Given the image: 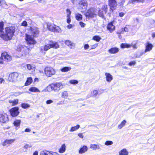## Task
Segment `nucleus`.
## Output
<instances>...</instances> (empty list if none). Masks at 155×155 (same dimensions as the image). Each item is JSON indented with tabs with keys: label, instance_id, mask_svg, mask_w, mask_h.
Masks as SVG:
<instances>
[{
	"label": "nucleus",
	"instance_id": "obj_1",
	"mask_svg": "<svg viewBox=\"0 0 155 155\" xmlns=\"http://www.w3.org/2000/svg\"><path fill=\"white\" fill-rule=\"evenodd\" d=\"M5 31L1 35V37L3 40L7 41L11 39L14 35L15 31V28L13 26L6 27L5 29Z\"/></svg>",
	"mask_w": 155,
	"mask_h": 155
},
{
	"label": "nucleus",
	"instance_id": "obj_2",
	"mask_svg": "<svg viewBox=\"0 0 155 155\" xmlns=\"http://www.w3.org/2000/svg\"><path fill=\"white\" fill-rule=\"evenodd\" d=\"M64 87V84H62L61 82H56L48 86L47 87V90L49 92L53 90L55 92H58L63 88Z\"/></svg>",
	"mask_w": 155,
	"mask_h": 155
},
{
	"label": "nucleus",
	"instance_id": "obj_3",
	"mask_svg": "<svg viewBox=\"0 0 155 155\" xmlns=\"http://www.w3.org/2000/svg\"><path fill=\"white\" fill-rule=\"evenodd\" d=\"M59 47V45L56 42H52V43L45 45L40 48V51L43 52L47 51L51 48L57 49Z\"/></svg>",
	"mask_w": 155,
	"mask_h": 155
},
{
	"label": "nucleus",
	"instance_id": "obj_4",
	"mask_svg": "<svg viewBox=\"0 0 155 155\" xmlns=\"http://www.w3.org/2000/svg\"><path fill=\"white\" fill-rule=\"evenodd\" d=\"M22 78L23 76L21 74L14 72L9 74L8 80L10 82H15Z\"/></svg>",
	"mask_w": 155,
	"mask_h": 155
},
{
	"label": "nucleus",
	"instance_id": "obj_5",
	"mask_svg": "<svg viewBox=\"0 0 155 155\" xmlns=\"http://www.w3.org/2000/svg\"><path fill=\"white\" fill-rule=\"evenodd\" d=\"M45 73L46 75L48 77H51L54 75L55 73V71L51 67H46L45 69Z\"/></svg>",
	"mask_w": 155,
	"mask_h": 155
},
{
	"label": "nucleus",
	"instance_id": "obj_6",
	"mask_svg": "<svg viewBox=\"0 0 155 155\" xmlns=\"http://www.w3.org/2000/svg\"><path fill=\"white\" fill-rule=\"evenodd\" d=\"M85 15L87 18H92L95 17L96 15L95 12V9L94 8H91L85 12Z\"/></svg>",
	"mask_w": 155,
	"mask_h": 155
},
{
	"label": "nucleus",
	"instance_id": "obj_7",
	"mask_svg": "<svg viewBox=\"0 0 155 155\" xmlns=\"http://www.w3.org/2000/svg\"><path fill=\"white\" fill-rule=\"evenodd\" d=\"M39 31L38 28L36 27H31L28 33L34 37H37L39 34Z\"/></svg>",
	"mask_w": 155,
	"mask_h": 155
},
{
	"label": "nucleus",
	"instance_id": "obj_8",
	"mask_svg": "<svg viewBox=\"0 0 155 155\" xmlns=\"http://www.w3.org/2000/svg\"><path fill=\"white\" fill-rule=\"evenodd\" d=\"M25 40L27 43L30 45H34L36 43L34 38L30 35L26 34Z\"/></svg>",
	"mask_w": 155,
	"mask_h": 155
},
{
	"label": "nucleus",
	"instance_id": "obj_9",
	"mask_svg": "<svg viewBox=\"0 0 155 155\" xmlns=\"http://www.w3.org/2000/svg\"><path fill=\"white\" fill-rule=\"evenodd\" d=\"M107 6L104 5L99 10L98 13V15L99 16L102 18H104V15L107 12Z\"/></svg>",
	"mask_w": 155,
	"mask_h": 155
},
{
	"label": "nucleus",
	"instance_id": "obj_10",
	"mask_svg": "<svg viewBox=\"0 0 155 155\" xmlns=\"http://www.w3.org/2000/svg\"><path fill=\"white\" fill-rule=\"evenodd\" d=\"M19 108L17 107L12 108L9 110L11 116L13 117H15L17 116L19 114V112L18 111Z\"/></svg>",
	"mask_w": 155,
	"mask_h": 155
},
{
	"label": "nucleus",
	"instance_id": "obj_11",
	"mask_svg": "<svg viewBox=\"0 0 155 155\" xmlns=\"http://www.w3.org/2000/svg\"><path fill=\"white\" fill-rule=\"evenodd\" d=\"M9 120L8 115L6 114H0V122L2 123H6Z\"/></svg>",
	"mask_w": 155,
	"mask_h": 155
},
{
	"label": "nucleus",
	"instance_id": "obj_12",
	"mask_svg": "<svg viewBox=\"0 0 155 155\" xmlns=\"http://www.w3.org/2000/svg\"><path fill=\"white\" fill-rule=\"evenodd\" d=\"M79 7L81 8L83 11L85 10L87 8V3L86 0H81L79 3Z\"/></svg>",
	"mask_w": 155,
	"mask_h": 155
},
{
	"label": "nucleus",
	"instance_id": "obj_13",
	"mask_svg": "<svg viewBox=\"0 0 155 155\" xmlns=\"http://www.w3.org/2000/svg\"><path fill=\"white\" fill-rule=\"evenodd\" d=\"M2 58L4 61L7 62L12 60L11 56L6 52H4L2 53Z\"/></svg>",
	"mask_w": 155,
	"mask_h": 155
},
{
	"label": "nucleus",
	"instance_id": "obj_14",
	"mask_svg": "<svg viewBox=\"0 0 155 155\" xmlns=\"http://www.w3.org/2000/svg\"><path fill=\"white\" fill-rule=\"evenodd\" d=\"M108 2L109 5L110 7V11L112 12L117 5V2L115 0H108Z\"/></svg>",
	"mask_w": 155,
	"mask_h": 155
},
{
	"label": "nucleus",
	"instance_id": "obj_15",
	"mask_svg": "<svg viewBox=\"0 0 155 155\" xmlns=\"http://www.w3.org/2000/svg\"><path fill=\"white\" fill-rule=\"evenodd\" d=\"M131 28V26L129 25H126L124 28H122L120 30L117 32V34L119 35L123 34L124 31L128 32Z\"/></svg>",
	"mask_w": 155,
	"mask_h": 155
},
{
	"label": "nucleus",
	"instance_id": "obj_16",
	"mask_svg": "<svg viewBox=\"0 0 155 155\" xmlns=\"http://www.w3.org/2000/svg\"><path fill=\"white\" fill-rule=\"evenodd\" d=\"M113 21L109 23L107 26V29L111 33L115 30V26L113 25Z\"/></svg>",
	"mask_w": 155,
	"mask_h": 155
},
{
	"label": "nucleus",
	"instance_id": "obj_17",
	"mask_svg": "<svg viewBox=\"0 0 155 155\" xmlns=\"http://www.w3.org/2000/svg\"><path fill=\"white\" fill-rule=\"evenodd\" d=\"M15 140V139H6L2 143V145L3 146H5L7 145L11 144L13 143Z\"/></svg>",
	"mask_w": 155,
	"mask_h": 155
},
{
	"label": "nucleus",
	"instance_id": "obj_18",
	"mask_svg": "<svg viewBox=\"0 0 155 155\" xmlns=\"http://www.w3.org/2000/svg\"><path fill=\"white\" fill-rule=\"evenodd\" d=\"M153 45L149 42H147L145 44V49L144 51V53H146L147 52L150 51L152 49L153 47Z\"/></svg>",
	"mask_w": 155,
	"mask_h": 155
},
{
	"label": "nucleus",
	"instance_id": "obj_19",
	"mask_svg": "<svg viewBox=\"0 0 155 155\" xmlns=\"http://www.w3.org/2000/svg\"><path fill=\"white\" fill-rule=\"evenodd\" d=\"M106 80L108 82H110L113 80V76L110 73H105Z\"/></svg>",
	"mask_w": 155,
	"mask_h": 155
},
{
	"label": "nucleus",
	"instance_id": "obj_20",
	"mask_svg": "<svg viewBox=\"0 0 155 155\" xmlns=\"http://www.w3.org/2000/svg\"><path fill=\"white\" fill-rule=\"evenodd\" d=\"M65 43L71 48H74L75 46V45L74 43L69 40H66L65 41Z\"/></svg>",
	"mask_w": 155,
	"mask_h": 155
},
{
	"label": "nucleus",
	"instance_id": "obj_21",
	"mask_svg": "<svg viewBox=\"0 0 155 155\" xmlns=\"http://www.w3.org/2000/svg\"><path fill=\"white\" fill-rule=\"evenodd\" d=\"M88 150V148L87 146H84L82 147L81 148L79 151V153L80 154H82L85 153Z\"/></svg>",
	"mask_w": 155,
	"mask_h": 155
},
{
	"label": "nucleus",
	"instance_id": "obj_22",
	"mask_svg": "<svg viewBox=\"0 0 155 155\" xmlns=\"http://www.w3.org/2000/svg\"><path fill=\"white\" fill-rule=\"evenodd\" d=\"M119 49L117 48H112L108 50V52L111 54H115L118 52Z\"/></svg>",
	"mask_w": 155,
	"mask_h": 155
},
{
	"label": "nucleus",
	"instance_id": "obj_23",
	"mask_svg": "<svg viewBox=\"0 0 155 155\" xmlns=\"http://www.w3.org/2000/svg\"><path fill=\"white\" fill-rule=\"evenodd\" d=\"M53 30V32L56 33H61L62 32V30L58 26L55 25Z\"/></svg>",
	"mask_w": 155,
	"mask_h": 155
},
{
	"label": "nucleus",
	"instance_id": "obj_24",
	"mask_svg": "<svg viewBox=\"0 0 155 155\" xmlns=\"http://www.w3.org/2000/svg\"><path fill=\"white\" fill-rule=\"evenodd\" d=\"M119 155H128V152L126 149H123L119 152Z\"/></svg>",
	"mask_w": 155,
	"mask_h": 155
},
{
	"label": "nucleus",
	"instance_id": "obj_25",
	"mask_svg": "<svg viewBox=\"0 0 155 155\" xmlns=\"http://www.w3.org/2000/svg\"><path fill=\"white\" fill-rule=\"evenodd\" d=\"M68 96V91H63L61 93V97L62 98L66 99Z\"/></svg>",
	"mask_w": 155,
	"mask_h": 155
},
{
	"label": "nucleus",
	"instance_id": "obj_26",
	"mask_svg": "<svg viewBox=\"0 0 155 155\" xmlns=\"http://www.w3.org/2000/svg\"><path fill=\"white\" fill-rule=\"evenodd\" d=\"M90 148L94 150H95L97 149H100V147L99 145L91 144L90 145Z\"/></svg>",
	"mask_w": 155,
	"mask_h": 155
},
{
	"label": "nucleus",
	"instance_id": "obj_27",
	"mask_svg": "<svg viewBox=\"0 0 155 155\" xmlns=\"http://www.w3.org/2000/svg\"><path fill=\"white\" fill-rule=\"evenodd\" d=\"M66 150V146L65 144H63L59 150V152L61 153H64Z\"/></svg>",
	"mask_w": 155,
	"mask_h": 155
},
{
	"label": "nucleus",
	"instance_id": "obj_28",
	"mask_svg": "<svg viewBox=\"0 0 155 155\" xmlns=\"http://www.w3.org/2000/svg\"><path fill=\"white\" fill-rule=\"evenodd\" d=\"M55 25L51 24L50 23H47V27L48 29L51 31H53L54 27Z\"/></svg>",
	"mask_w": 155,
	"mask_h": 155
},
{
	"label": "nucleus",
	"instance_id": "obj_29",
	"mask_svg": "<svg viewBox=\"0 0 155 155\" xmlns=\"http://www.w3.org/2000/svg\"><path fill=\"white\" fill-rule=\"evenodd\" d=\"M71 68L69 67H65L62 68L60 69V71L63 72L68 71L71 69Z\"/></svg>",
	"mask_w": 155,
	"mask_h": 155
},
{
	"label": "nucleus",
	"instance_id": "obj_30",
	"mask_svg": "<svg viewBox=\"0 0 155 155\" xmlns=\"http://www.w3.org/2000/svg\"><path fill=\"white\" fill-rule=\"evenodd\" d=\"M29 91H30L34 92H40V91L39 89L35 87H30L29 89Z\"/></svg>",
	"mask_w": 155,
	"mask_h": 155
},
{
	"label": "nucleus",
	"instance_id": "obj_31",
	"mask_svg": "<svg viewBox=\"0 0 155 155\" xmlns=\"http://www.w3.org/2000/svg\"><path fill=\"white\" fill-rule=\"evenodd\" d=\"M75 18L78 21L81 20L82 19V15L81 14L77 13L75 14Z\"/></svg>",
	"mask_w": 155,
	"mask_h": 155
},
{
	"label": "nucleus",
	"instance_id": "obj_32",
	"mask_svg": "<svg viewBox=\"0 0 155 155\" xmlns=\"http://www.w3.org/2000/svg\"><path fill=\"white\" fill-rule=\"evenodd\" d=\"M0 6L4 8L7 7V5L4 0H0Z\"/></svg>",
	"mask_w": 155,
	"mask_h": 155
},
{
	"label": "nucleus",
	"instance_id": "obj_33",
	"mask_svg": "<svg viewBox=\"0 0 155 155\" xmlns=\"http://www.w3.org/2000/svg\"><path fill=\"white\" fill-rule=\"evenodd\" d=\"M4 23L2 21L0 22V37H1V35L2 34L3 31Z\"/></svg>",
	"mask_w": 155,
	"mask_h": 155
},
{
	"label": "nucleus",
	"instance_id": "obj_34",
	"mask_svg": "<svg viewBox=\"0 0 155 155\" xmlns=\"http://www.w3.org/2000/svg\"><path fill=\"white\" fill-rule=\"evenodd\" d=\"M126 123V121L125 120H123L121 123L119 124L118 126V128L119 129H121L123 127L125 126Z\"/></svg>",
	"mask_w": 155,
	"mask_h": 155
},
{
	"label": "nucleus",
	"instance_id": "obj_35",
	"mask_svg": "<svg viewBox=\"0 0 155 155\" xmlns=\"http://www.w3.org/2000/svg\"><path fill=\"white\" fill-rule=\"evenodd\" d=\"M21 122V121L19 120H15L13 123L14 126L17 127H19Z\"/></svg>",
	"mask_w": 155,
	"mask_h": 155
},
{
	"label": "nucleus",
	"instance_id": "obj_36",
	"mask_svg": "<svg viewBox=\"0 0 155 155\" xmlns=\"http://www.w3.org/2000/svg\"><path fill=\"white\" fill-rule=\"evenodd\" d=\"M80 125L78 124L76 126L72 127L70 130L69 131L70 132H73L75 131L78 129L80 128Z\"/></svg>",
	"mask_w": 155,
	"mask_h": 155
},
{
	"label": "nucleus",
	"instance_id": "obj_37",
	"mask_svg": "<svg viewBox=\"0 0 155 155\" xmlns=\"http://www.w3.org/2000/svg\"><path fill=\"white\" fill-rule=\"evenodd\" d=\"M121 48H129L131 47V45L126 43H122L120 45Z\"/></svg>",
	"mask_w": 155,
	"mask_h": 155
},
{
	"label": "nucleus",
	"instance_id": "obj_38",
	"mask_svg": "<svg viewBox=\"0 0 155 155\" xmlns=\"http://www.w3.org/2000/svg\"><path fill=\"white\" fill-rule=\"evenodd\" d=\"M32 80L31 78L30 77L27 78V80L25 84V86L28 85L32 82Z\"/></svg>",
	"mask_w": 155,
	"mask_h": 155
},
{
	"label": "nucleus",
	"instance_id": "obj_39",
	"mask_svg": "<svg viewBox=\"0 0 155 155\" xmlns=\"http://www.w3.org/2000/svg\"><path fill=\"white\" fill-rule=\"evenodd\" d=\"M9 103H12V105L14 106L17 105L18 103V100L16 99V100H14L13 101L12 100H10L9 101Z\"/></svg>",
	"mask_w": 155,
	"mask_h": 155
},
{
	"label": "nucleus",
	"instance_id": "obj_40",
	"mask_svg": "<svg viewBox=\"0 0 155 155\" xmlns=\"http://www.w3.org/2000/svg\"><path fill=\"white\" fill-rule=\"evenodd\" d=\"M93 39L96 41L99 42L101 39V38L98 36H95L93 37Z\"/></svg>",
	"mask_w": 155,
	"mask_h": 155
},
{
	"label": "nucleus",
	"instance_id": "obj_41",
	"mask_svg": "<svg viewBox=\"0 0 155 155\" xmlns=\"http://www.w3.org/2000/svg\"><path fill=\"white\" fill-rule=\"evenodd\" d=\"M98 93V91L97 90H94L92 93V96L93 97H96Z\"/></svg>",
	"mask_w": 155,
	"mask_h": 155
},
{
	"label": "nucleus",
	"instance_id": "obj_42",
	"mask_svg": "<svg viewBox=\"0 0 155 155\" xmlns=\"http://www.w3.org/2000/svg\"><path fill=\"white\" fill-rule=\"evenodd\" d=\"M69 83L72 84H76L78 83V81L75 80H71L69 81Z\"/></svg>",
	"mask_w": 155,
	"mask_h": 155
},
{
	"label": "nucleus",
	"instance_id": "obj_43",
	"mask_svg": "<svg viewBox=\"0 0 155 155\" xmlns=\"http://www.w3.org/2000/svg\"><path fill=\"white\" fill-rule=\"evenodd\" d=\"M48 151L44 150L41 151L40 153V155H48Z\"/></svg>",
	"mask_w": 155,
	"mask_h": 155
},
{
	"label": "nucleus",
	"instance_id": "obj_44",
	"mask_svg": "<svg viewBox=\"0 0 155 155\" xmlns=\"http://www.w3.org/2000/svg\"><path fill=\"white\" fill-rule=\"evenodd\" d=\"M48 151L44 150L41 151L40 153V155H48Z\"/></svg>",
	"mask_w": 155,
	"mask_h": 155
},
{
	"label": "nucleus",
	"instance_id": "obj_45",
	"mask_svg": "<svg viewBox=\"0 0 155 155\" xmlns=\"http://www.w3.org/2000/svg\"><path fill=\"white\" fill-rule=\"evenodd\" d=\"M21 106L24 108H26L30 107V106L28 104L25 103L22 104Z\"/></svg>",
	"mask_w": 155,
	"mask_h": 155
},
{
	"label": "nucleus",
	"instance_id": "obj_46",
	"mask_svg": "<svg viewBox=\"0 0 155 155\" xmlns=\"http://www.w3.org/2000/svg\"><path fill=\"white\" fill-rule=\"evenodd\" d=\"M48 155H56L57 153L55 152L52 151H48Z\"/></svg>",
	"mask_w": 155,
	"mask_h": 155
},
{
	"label": "nucleus",
	"instance_id": "obj_47",
	"mask_svg": "<svg viewBox=\"0 0 155 155\" xmlns=\"http://www.w3.org/2000/svg\"><path fill=\"white\" fill-rule=\"evenodd\" d=\"M113 144V142L111 141H107L105 143V144L106 145H110Z\"/></svg>",
	"mask_w": 155,
	"mask_h": 155
},
{
	"label": "nucleus",
	"instance_id": "obj_48",
	"mask_svg": "<svg viewBox=\"0 0 155 155\" xmlns=\"http://www.w3.org/2000/svg\"><path fill=\"white\" fill-rule=\"evenodd\" d=\"M27 68L29 70L32 69L33 68H35L34 66H32L30 64H27Z\"/></svg>",
	"mask_w": 155,
	"mask_h": 155
},
{
	"label": "nucleus",
	"instance_id": "obj_49",
	"mask_svg": "<svg viewBox=\"0 0 155 155\" xmlns=\"http://www.w3.org/2000/svg\"><path fill=\"white\" fill-rule=\"evenodd\" d=\"M67 17H71V12L70 9H67L66 10Z\"/></svg>",
	"mask_w": 155,
	"mask_h": 155
},
{
	"label": "nucleus",
	"instance_id": "obj_50",
	"mask_svg": "<svg viewBox=\"0 0 155 155\" xmlns=\"http://www.w3.org/2000/svg\"><path fill=\"white\" fill-rule=\"evenodd\" d=\"M32 146L30 144H26L24 147V148L26 149H28V148L31 147Z\"/></svg>",
	"mask_w": 155,
	"mask_h": 155
},
{
	"label": "nucleus",
	"instance_id": "obj_51",
	"mask_svg": "<svg viewBox=\"0 0 155 155\" xmlns=\"http://www.w3.org/2000/svg\"><path fill=\"white\" fill-rule=\"evenodd\" d=\"M23 93V92H17L14 93L13 94L14 96H17L21 95V94Z\"/></svg>",
	"mask_w": 155,
	"mask_h": 155
},
{
	"label": "nucleus",
	"instance_id": "obj_52",
	"mask_svg": "<svg viewBox=\"0 0 155 155\" xmlns=\"http://www.w3.org/2000/svg\"><path fill=\"white\" fill-rule=\"evenodd\" d=\"M131 46H132L134 49H136L137 48L136 43L134 44L133 42L131 44Z\"/></svg>",
	"mask_w": 155,
	"mask_h": 155
},
{
	"label": "nucleus",
	"instance_id": "obj_53",
	"mask_svg": "<svg viewBox=\"0 0 155 155\" xmlns=\"http://www.w3.org/2000/svg\"><path fill=\"white\" fill-rule=\"evenodd\" d=\"M79 24L81 26V27L82 28H84L85 27L86 24L84 23L82 21H80L79 22Z\"/></svg>",
	"mask_w": 155,
	"mask_h": 155
},
{
	"label": "nucleus",
	"instance_id": "obj_54",
	"mask_svg": "<svg viewBox=\"0 0 155 155\" xmlns=\"http://www.w3.org/2000/svg\"><path fill=\"white\" fill-rule=\"evenodd\" d=\"M21 25L22 26H26L27 25V22L26 21H24L22 22Z\"/></svg>",
	"mask_w": 155,
	"mask_h": 155
},
{
	"label": "nucleus",
	"instance_id": "obj_55",
	"mask_svg": "<svg viewBox=\"0 0 155 155\" xmlns=\"http://www.w3.org/2000/svg\"><path fill=\"white\" fill-rule=\"evenodd\" d=\"M23 48L21 45H18V47L17 49V50L18 51H21L22 50Z\"/></svg>",
	"mask_w": 155,
	"mask_h": 155
},
{
	"label": "nucleus",
	"instance_id": "obj_56",
	"mask_svg": "<svg viewBox=\"0 0 155 155\" xmlns=\"http://www.w3.org/2000/svg\"><path fill=\"white\" fill-rule=\"evenodd\" d=\"M136 62L135 61H133L130 62L129 63V65L130 66H132V65H134L136 64Z\"/></svg>",
	"mask_w": 155,
	"mask_h": 155
},
{
	"label": "nucleus",
	"instance_id": "obj_57",
	"mask_svg": "<svg viewBox=\"0 0 155 155\" xmlns=\"http://www.w3.org/2000/svg\"><path fill=\"white\" fill-rule=\"evenodd\" d=\"M53 102V101L51 100H48L46 101L47 104H50Z\"/></svg>",
	"mask_w": 155,
	"mask_h": 155
},
{
	"label": "nucleus",
	"instance_id": "obj_58",
	"mask_svg": "<svg viewBox=\"0 0 155 155\" xmlns=\"http://www.w3.org/2000/svg\"><path fill=\"white\" fill-rule=\"evenodd\" d=\"M71 21V17H67V22L69 24Z\"/></svg>",
	"mask_w": 155,
	"mask_h": 155
},
{
	"label": "nucleus",
	"instance_id": "obj_59",
	"mask_svg": "<svg viewBox=\"0 0 155 155\" xmlns=\"http://www.w3.org/2000/svg\"><path fill=\"white\" fill-rule=\"evenodd\" d=\"M89 46L88 44H85L84 46V50H87L89 48Z\"/></svg>",
	"mask_w": 155,
	"mask_h": 155
},
{
	"label": "nucleus",
	"instance_id": "obj_60",
	"mask_svg": "<svg viewBox=\"0 0 155 155\" xmlns=\"http://www.w3.org/2000/svg\"><path fill=\"white\" fill-rule=\"evenodd\" d=\"M97 46V44H96L95 45H92L91 46V50L94 49Z\"/></svg>",
	"mask_w": 155,
	"mask_h": 155
},
{
	"label": "nucleus",
	"instance_id": "obj_61",
	"mask_svg": "<svg viewBox=\"0 0 155 155\" xmlns=\"http://www.w3.org/2000/svg\"><path fill=\"white\" fill-rule=\"evenodd\" d=\"M73 25L71 24L68 25L67 26V28L68 29H70L73 28Z\"/></svg>",
	"mask_w": 155,
	"mask_h": 155
},
{
	"label": "nucleus",
	"instance_id": "obj_62",
	"mask_svg": "<svg viewBox=\"0 0 155 155\" xmlns=\"http://www.w3.org/2000/svg\"><path fill=\"white\" fill-rule=\"evenodd\" d=\"M30 131H31V129L28 128H26L25 130V132H29Z\"/></svg>",
	"mask_w": 155,
	"mask_h": 155
},
{
	"label": "nucleus",
	"instance_id": "obj_63",
	"mask_svg": "<svg viewBox=\"0 0 155 155\" xmlns=\"http://www.w3.org/2000/svg\"><path fill=\"white\" fill-rule=\"evenodd\" d=\"M78 136L81 138H83V136L82 133H79L78 134Z\"/></svg>",
	"mask_w": 155,
	"mask_h": 155
},
{
	"label": "nucleus",
	"instance_id": "obj_64",
	"mask_svg": "<svg viewBox=\"0 0 155 155\" xmlns=\"http://www.w3.org/2000/svg\"><path fill=\"white\" fill-rule=\"evenodd\" d=\"M124 15V14L123 12H120L119 13V15L120 17H122Z\"/></svg>",
	"mask_w": 155,
	"mask_h": 155
}]
</instances>
